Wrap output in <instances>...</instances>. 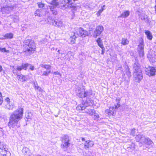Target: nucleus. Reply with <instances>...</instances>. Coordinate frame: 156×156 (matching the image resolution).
Instances as JSON below:
<instances>
[{
	"mask_svg": "<svg viewBox=\"0 0 156 156\" xmlns=\"http://www.w3.org/2000/svg\"><path fill=\"white\" fill-rule=\"evenodd\" d=\"M23 110V108H19L12 113L8 123V126L10 128L12 127L16 129L20 126L19 121L22 118Z\"/></svg>",
	"mask_w": 156,
	"mask_h": 156,
	"instance_id": "obj_1",
	"label": "nucleus"
},
{
	"mask_svg": "<svg viewBox=\"0 0 156 156\" xmlns=\"http://www.w3.org/2000/svg\"><path fill=\"white\" fill-rule=\"evenodd\" d=\"M76 94L80 98H87V100L83 102L82 105L84 107L85 109L86 107L90 106L92 104V100L90 98L92 95V91L91 90H86L84 88H78L76 90Z\"/></svg>",
	"mask_w": 156,
	"mask_h": 156,
	"instance_id": "obj_2",
	"label": "nucleus"
},
{
	"mask_svg": "<svg viewBox=\"0 0 156 156\" xmlns=\"http://www.w3.org/2000/svg\"><path fill=\"white\" fill-rule=\"evenodd\" d=\"M23 49L24 55L26 56L30 55L35 50L36 46L34 41L31 39L26 40L24 42Z\"/></svg>",
	"mask_w": 156,
	"mask_h": 156,
	"instance_id": "obj_3",
	"label": "nucleus"
},
{
	"mask_svg": "<svg viewBox=\"0 0 156 156\" xmlns=\"http://www.w3.org/2000/svg\"><path fill=\"white\" fill-rule=\"evenodd\" d=\"M138 62V59L136 58L133 66V75L135 78L138 79L140 81L142 79L143 76L141 67Z\"/></svg>",
	"mask_w": 156,
	"mask_h": 156,
	"instance_id": "obj_4",
	"label": "nucleus"
},
{
	"mask_svg": "<svg viewBox=\"0 0 156 156\" xmlns=\"http://www.w3.org/2000/svg\"><path fill=\"white\" fill-rule=\"evenodd\" d=\"M61 140L62 142L61 148L64 151H67L70 145V140L69 136L64 135L61 137Z\"/></svg>",
	"mask_w": 156,
	"mask_h": 156,
	"instance_id": "obj_5",
	"label": "nucleus"
},
{
	"mask_svg": "<svg viewBox=\"0 0 156 156\" xmlns=\"http://www.w3.org/2000/svg\"><path fill=\"white\" fill-rule=\"evenodd\" d=\"M139 44L138 45L137 52L140 57H143L144 55V45L143 39L142 38L139 39Z\"/></svg>",
	"mask_w": 156,
	"mask_h": 156,
	"instance_id": "obj_6",
	"label": "nucleus"
},
{
	"mask_svg": "<svg viewBox=\"0 0 156 156\" xmlns=\"http://www.w3.org/2000/svg\"><path fill=\"white\" fill-rule=\"evenodd\" d=\"M104 30V27L102 26H98L96 27V29L93 34V37L96 38L101 34Z\"/></svg>",
	"mask_w": 156,
	"mask_h": 156,
	"instance_id": "obj_7",
	"label": "nucleus"
},
{
	"mask_svg": "<svg viewBox=\"0 0 156 156\" xmlns=\"http://www.w3.org/2000/svg\"><path fill=\"white\" fill-rule=\"evenodd\" d=\"M50 22V24L58 27H61L63 26L62 22L61 20L56 19L55 20H50V21H48Z\"/></svg>",
	"mask_w": 156,
	"mask_h": 156,
	"instance_id": "obj_8",
	"label": "nucleus"
},
{
	"mask_svg": "<svg viewBox=\"0 0 156 156\" xmlns=\"http://www.w3.org/2000/svg\"><path fill=\"white\" fill-rule=\"evenodd\" d=\"M146 73L149 76H153L155 74L156 69L153 67H149L145 69Z\"/></svg>",
	"mask_w": 156,
	"mask_h": 156,
	"instance_id": "obj_9",
	"label": "nucleus"
},
{
	"mask_svg": "<svg viewBox=\"0 0 156 156\" xmlns=\"http://www.w3.org/2000/svg\"><path fill=\"white\" fill-rule=\"evenodd\" d=\"M126 73L124 74L123 78L125 80L127 81L129 80V79L131 76V73L129 71V69L128 66H126L125 70Z\"/></svg>",
	"mask_w": 156,
	"mask_h": 156,
	"instance_id": "obj_10",
	"label": "nucleus"
},
{
	"mask_svg": "<svg viewBox=\"0 0 156 156\" xmlns=\"http://www.w3.org/2000/svg\"><path fill=\"white\" fill-rule=\"evenodd\" d=\"M79 31L80 33L79 35L80 36L85 37L87 36H90L87 30H84L82 28L80 27L79 28Z\"/></svg>",
	"mask_w": 156,
	"mask_h": 156,
	"instance_id": "obj_11",
	"label": "nucleus"
},
{
	"mask_svg": "<svg viewBox=\"0 0 156 156\" xmlns=\"http://www.w3.org/2000/svg\"><path fill=\"white\" fill-rule=\"evenodd\" d=\"M145 137L143 135H137L135 137V139L137 142L141 141V143H143L144 141Z\"/></svg>",
	"mask_w": 156,
	"mask_h": 156,
	"instance_id": "obj_12",
	"label": "nucleus"
},
{
	"mask_svg": "<svg viewBox=\"0 0 156 156\" xmlns=\"http://www.w3.org/2000/svg\"><path fill=\"white\" fill-rule=\"evenodd\" d=\"M94 145V143L93 141L90 140H87L86 141L84 144L85 148H86L91 147Z\"/></svg>",
	"mask_w": 156,
	"mask_h": 156,
	"instance_id": "obj_13",
	"label": "nucleus"
},
{
	"mask_svg": "<svg viewBox=\"0 0 156 156\" xmlns=\"http://www.w3.org/2000/svg\"><path fill=\"white\" fill-rule=\"evenodd\" d=\"M120 106V105L119 104L117 103V105H115V106L110 108L109 112L112 114H113L114 113V111L115 110V109H117Z\"/></svg>",
	"mask_w": 156,
	"mask_h": 156,
	"instance_id": "obj_14",
	"label": "nucleus"
},
{
	"mask_svg": "<svg viewBox=\"0 0 156 156\" xmlns=\"http://www.w3.org/2000/svg\"><path fill=\"white\" fill-rule=\"evenodd\" d=\"M130 14V12L129 10L125 11L119 16L118 17H122L123 18H126L128 17Z\"/></svg>",
	"mask_w": 156,
	"mask_h": 156,
	"instance_id": "obj_15",
	"label": "nucleus"
},
{
	"mask_svg": "<svg viewBox=\"0 0 156 156\" xmlns=\"http://www.w3.org/2000/svg\"><path fill=\"white\" fill-rule=\"evenodd\" d=\"M0 152L1 154L3 156H6L7 154H10V152L8 151V149L6 147L4 148L2 150H1Z\"/></svg>",
	"mask_w": 156,
	"mask_h": 156,
	"instance_id": "obj_16",
	"label": "nucleus"
},
{
	"mask_svg": "<svg viewBox=\"0 0 156 156\" xmlns=\"http://www.w3.org/2000/svg\"><path fill=\"white\" fill-rule=\"evenodd\" d=\"M5 108L9 110H12L13 109L15 108V106L14 104L12 103H8L5 105Z\"/></svg>",
	"mask_w": 156,
	"mask_h": 156,
	"instance_id": "obj_17",
	"label": "nucleus"
},
{
	"mask_svg": "<svg viewBox=\"0 0 156 156\" xmlns=\"http://www.w3.org/2000/svg\"><path fill=\"white\" fill-rule=\"evenodd\" d=\"M17 79L22 82H24L27 81V76H23L22 75H17Z\"/></svg>",
	"mask_w": 156,
	"mask_h": 156,
	"instance_id": "obj_18",
	"label": "nucleus"
},
{
	"mask_svg": "<svg viewBox=\"0 0 156 156\" xmlns=\"http://www.w3.org/2000/svg\"><path fill=\"white\" fill-rule=\"evenodd\" d=\"M22 153L25 155H29L30 152L29 149L26 147H24L22 150Z\"/></svg>",
	"mask_w": 156,
	"mask_h": 156,
	"instance_id": "obj_19",
	"label": "nucleus"
},
{
	"mask_svg": "<svg viewBox=\"0 0 156 156\" xmlns=\"http://www.w3.org/2000/svg\"><path fill=\"white\" fill-rule=\"evenodd\" d=\"M136 14H138L141 20H142L145 19V14L143 13L142 11H137Z\"/></svg>",
	"mask_w": 156,
	"mask_h": 156,
	"instance_id": "obj_20",
	"label": "nucleus"
},
{
	"mask_svg": "<svg viewBox=\"0 0 156 156\" xmlns=\"http://www.w3.org/2000/svg\"><path fill=\"white\" fill-rule=\"evenodd\" d=\"M66 4L65 5H63V7H66V8H72L73 9H74L76 7V6L74 5V3H72V2L71 3Z\"/></svg>",
	"mask_w": 156,
	"mask_h": 156,
	"instance_id": "obj_21",
	"label": "nucleus"
},
{
	"mask_svg": "<svg viewBox=\"0 0 156 156\" xmlns=\"http://www.w3.org/2000/svg\"><path fill=\"white\" fill-rule=\"evenodd\" d=\"M40 66L42 68H44L46 69V70H51V66L50 65L41 64Z\"/></svg>",
	"mask_w": 156,
	"mask_h": 156,
	"instance_id": "obj_22",
	"label": "nucleus"
},
{
	"mask_svg": "<svg viewBox=\"0 0 156 156\" xmlns=\"http://www.w3.org/2000/svg\"><path fill=\"white\" fill-rule=\"evenodd\" d=\"M143 143L145 144L151 145V146H152V144H153L152 141L148 138H145Z\"/></svg>",
	"mask_w": 156,
	"mask_h": 156,
	"instance_id": "obj_23",
	"label": "nucleus"
},
{
	"mask_svg": "<svg viewBox=\"0 0 156 156\" xmlns=\"http://www.w3.org/2000/svg\"><path fill=\"white\" fill-rule=\"evenodd\" d=\"M145 34L147 35V38L149 40L152 39L153 36L151 32L149 30H146L145 32Z\"/></svg>",
	"mask_w": 156,
	"mask_h": 156,
	"instance_id": "obj_24",
	"label": "nucleus"
},
{
	"mask_svg": "<svg viewBox=\"0 0 156 156\" xmlns=\"http://www.w3.org/2000/svg\"><path fill=\"white\" fill-rule=\"evenodd\" d=\"M85 109V112L88 113L90 115H93L94 114H95V111L94 110H91L90 109Z\"/></svg>",
	"mask_w": 156,
	"mask_h": 156,
	"instance_id": "obj_25",
	"label": "nucleus"
},
{
	"mask_svg": "<svg viewBox=\"0 0 156 156\" xmlns=\"http://www.w3.org/2000/svg\"><path fill=\"white\" fill-rule=\"evenodd\" d=\"M129 41L126 38H122V39L121 44L123 45H126L128 44Z\"/></svg>",
	"mask_w": 156,
	"mask_h": 156,
	"instance_id": "obj_26",
	"label": "nucleus"
},
{
	"mask_svg": "<svg viewBox=\"0 0 156 156\" xmlns=\"http://www.w3.org/2000/svg\"><path fill=\"white\" fill-rule=\"evenodd\" d=\"M51 70L43 71L42 69L41 71V73L40 75L41 76L44 75L45 76H48L49 73H51Z\"/></svg>",
	"mask_w": 156,
	"mask_h": 156,
	"instance_id": "obj_27",
	"label": "nucleus"
},
{
	"mask_svg": "<svg viewBox=\"0 0 156 156\" xmlns=\"http://www.w3.org/2000/svg\"><path fill=\"white\" fill-rule=\"evenodd\" d=\"M13 37V34L12 33H7L4 35L3 39H11Z\"/></svg>",
	"mask_w": 156,
	"mask_h": 156,
	"instance_id": "obj_28",
	"label": "nucleus"
},
{
	"mask_svg": "<svg viewBox=\"0 0 156 156\" xmlns=\"http://www.w3.org/2000/svg\"><path fill=\"white\" fill-rule=\"evenodd\" d=\"M34 87L35 90H37L40 92H41L42 90L41 88L39 86L37 83V82H34Z\"/></svg>",
	"mask_w": 156,
	"mask_h": 156,
	"instance_id": "obj_29",
	"label": "nucleus"
},
{
	"mask_svg": "<svg viewBox=\"0 0 156 156\" xmlns=\"http://www.w3.org/2000/svg\"><path fill=\"white\" fill-rule=\"evenodd\" d=\"M10 9V8L8 7H3L2 9L1 10L3 13H9V10Z\"/></svg>",
	"mask_w": 156,
	"mask_h": 156,
	"instance_id": "obj_30",
	"label": "nucleus"
},
{
	"mask_svg": "<svg viewBox=\"0 0 156 156\" xmlns=\"http://www.w3.org/2000/svg\"><path fill=\"white\" fill-rule=\"evenodd\" d=\"M26 119H25V120L26 121H29L28 120H30L32 118V114L31 113H27L26 115ZM30 120H29V121Z\"/></svg>",
	"mask_w": 156,
	"mask_h": 156,
	"instance_id": "obj_31",
	"label": "nucleus"
},
{
	"mask_svg": "<svg viewBox=\"0 0 156 156\" xmlns=\"http://www.w3.org/2000/svg\"><path fill=\"white\" fill-rule=\"evenodd\" d=\"M96 42L98 43V45L101 48L104 47L102 40L100 38H98Z\"/></svg>",
	"mask_w": 156,
	"mask_h": 156,
	"instance_id": "obj_32",
	"label": "nucleus"
},
{
	"mask_svg": "<svg viewBox=\"0 0 156 156\" xmlns=\"http://www.w3.org/2000/svg\"><path fill=\"white\" fill-rule=\"evenodd\" d=\"M76 36L74 34L72 36H71L70 37L69 39V40L71 43L72 44H74L75 43V41L76 39Z\"/></svg>",
	"mask_w": 156,
	"mask_h": 156,
	"instance_id": "obj_33",
	"label": "nucleus"
},
{
	"mask_svg": "<svg viewBox=\"0 0 156 156\" xmlns=\"http://www.w3.org/2000/svg\"><path fill=\"white\" fill-rule=\"evenodd\" d=\"M42 10L41 9H37L36 10L34 13V14L35 16H41L42 14L41 11Z\"/></svg>",
	"mask_w": 156,
	"mask_h": 156,
	"instance_id": "obj_34",
	"label": "nucleus"
},
{
	"mask_svg": "<svg viewBox=\"0 0 156 156\" xmlns=\"http://www.w3.org/2000/svg\"><path fill=\"white\" fill-rule=\"evenodd\" d=\"M50 9L53 15H56L57 14V12L55 7L51 6Z\"/></svg>",
	"mask_w": 156,
	"mask_h": 156,
	"instance_id": "obj_35",
	"label": "nucleus"
},
{
	"mask_svg": "<svg viewBox=\"0 0 156 156\" xmlns=\"http://www.w3.org/2000/svg\"><path fill=\"white\" fill-rule=\"evenodd\" d=\"M30 65V64L29 63H22V64L21 66L23 69L26 70L27 69V67L29 66Z\"/></svg>",
	"mask_w": 156,
	"mask_h": 156,
	"instance_id": "obj_36",
	"label": "nucleus"
},
{
	"mask_svg": "<svg viewBox=\"0 0 156 156\" xmlns=\"http://www.w3.org/2000/svg\"><path fill=\"white\" fill-rule=\"evenodd\" d=\"M58 0H52L51 2V4L54 6H56L59 5V2H58Z\"/></svg>",
	"mask_w": 156,
	"mask_h": 156,
	"instance_id": "obj_37",
	"label": "nucleus"
},
{
	"mask_svg": "<svg viewBox=\"0 0 156 156\" xmlns=\"http://www.w3.org/2000/svg\"><path fill=\"white\" fill-rule=\"evenodd\" d=\"M84 107H83V106L82 105V104H80L79 105H78L76 108V109L77 110H83L85 109V108Z\"/></svg>",
	"mask_w": 156,
	"mask_h": 156,
	"instance_id": "obj_38",
	"label": "nucleus"
},
{
	"mask_svg": "<svg viewBox=\"0 0 156 156\" xmlns=\"http://www.w3.org/2000/svg\"><path fill=\"white\" fill-rule=\"evenodd\" d=\"M38 7L40 8H42L44 6V4L41 2H39L37 3Z\"/></svg>",
	"mask_w": 156,
	"mask_h": 156,
	"instance_id": "obj_39",
	"label": "nucleus"
},
{
	"mask_svg": "<svg viewBox=\"0 0 156 156\" xmlns=\"http://www.w3.org/2000/svg\"><path fill=\"white\" fill-rule=\"evenodd\" d=\"M6 147L5 145H4L3 143L0 142V150L1 149L2 150L4 148Z\"/></svg>",
	"mask_w": 156,
	"mask_h": 156,
	"instance_id": "obj_40",
	"label": "nucleus"
},
{
	"mask_svg": "<svg viewBox=\"0 0 156 156\" xmlns=\"http://www.w3.org/2000/svg\"><path fill=\"white\" fill-rule=\"evenodd\" d=\"M0 51L2 52H9V51L8 50H6L5 48H0Z\"/></svg>",
	"mask_w": 156,
	"mask_h": 156,
	"instance_id": "obj_41",
	"label": "nucleus"
},
{
	"mask_svg": "<svg viewBox=\"0 0 156 156\" xmlns=\"http://www.w3.org/2000/svg\"><path fill=\"white\" fill-rule=\"evenodd\" d=\"M135 130H136L134 128V129H133L132 130H131V132L130 133V134L133 136H134L135 135V132H136Z\"/></svg>",
	"mask_w": 156,
	"mask_h": 156,
	"instance_id": "obj_42",
	"label": "nucleus"
},
{
	"mask_svg": "<svg viewBox=\"0 0 156 156\" xmlns=\"http://www.w3.org/2000/svg\"><path fill=\"white\" fill-rule=\"evenodd\" d=\"M3 98L2 94L0 92V105H1L3 103Z\"/></svg>",
	"mask_w": 156,
	"mask_h": 156,
	"instance_id": "obj_43",
	"label": "nucleus"
},
{
	"mask_svg": "<svg viewBox=\"0 0 156 156\" xmlns=\"http://www.w3.org/2000/svg\"><path fill=\"white\" fill-rule=\"evenodd\" d=\"M16 69H17V70L20 71L21 70L23 69L22 67L21 66H16Z\"/></svg>",
	"mask_w": 156,
	"mask_h": 156,
	"instance_id": "obj_44",
	"label": "nucleus"
},
{
	"mask_svg": "<svg viewBox=\"0 0 156 156\" xmlns=\"http://www.w3.org/2000/svg\"><path fill=\"white\" fill-rule=\"evenodd\" d=\"M13 73L15 75H18L17 69H14L13 70Z\"/></svg>",
	"mask_w": 156,
	"mask_h": 156,
	"instance_id": "obj_45",
	"label": "nucleus"
},
{
	"mask_svg": "<svg viewBox=\"0 0 156 156\" xmlns=\"http://www.w3.org/2000/svg\"><path fill=\"white\" fill-rule=\"evenodd\" d=\"M102 49V51L101 54L102 55H103L105 53V48L104 47L101 48Z\"/></svg>",
	"mask_w": 156,
	"mask_h": 156,
	"instance_id": "obj_46",
	"label": "nucleus"
},
{
	"mask_svg": "<svg viewBox=\"0 0 156 156\" xmlns=\"http://www.w3.org/2000/svg\"><path fill=\"white\" fill-rule=\"evenodd\" d=\"M94 114V119H97L99 118V115H98V114L96 115L95 113V114Z\"/></svg>",
	"mask_w": 156,
	"mask_h": 156,
	"instance_id": "obj_47",
	"label": "nucleus"
},
{
	"mask_svg": "<svg viewBox=\"0 0 156 156\" xmlns=\"http://www.w3.org/2000/svg\"><path fill=\"white\" fill-rule=\"evenodd\" d=\"M52 73L53 74H57V75H61V74L59 72H58V71L52 72Z\"/></svg>",
	"mask_w": 156,
	"mask_h": 156,
	"instance_id": "obj_48",
	"label": "nucleus"
},
{
	"mask_svg": "<svg viewBox=\"0 0 156 156\" xmlns=\"http://www.w3.org/2000/svg\"><path fill=\"white\" fill-rule=\"evenodd\" d=\"M5 101L7 102V103H10V99L9 98H6L5 99Z\"/></svg>",
	"mask_w": 156,
	"mask_h": 156,
	"instance_id": "obj_49",
	"label": "nucleus"
},
{
	"mask_svg": "<svg viewBox=\"0 0 156 156\" xmlns=\"http://www.w3.org/2000/svg\"><path fill=\"white\" fill-rule=\"evenodd\" d=\"M29 66L30 69L31 70H34V66H33L30 64V65Z\"/></svg>",
	"mask_w": 156,
	"mask_h": 156,
	"instance_id": "obj_50",
	"label": "nucleus"
},
{
	"mask_svg": "<svg viewBox=\"0 0 156 156\" xmlns=\"http://www.w3.org/2000/svg\"><path fill=\"white\" fill-rule=\"evenodd\" d=\"M120 99L119 98H116V99L115 101H116V102L117 103H118V104L119 103V101H120Z\"/></svg>",
	"mask_w": 156,
	"mask_h": 156,
	"instance_id": "obj_51",
	"label": "nucleus"
},
{
	"mask_svg": "<svg viewBox=\"0 0 156 156\" xmlns=\"http://www.w3.org/2000/svg\"><path fill=\"white\" fill-rule=\"evenodd\" d=\"M105 9H100L99 10L98 12V13H99V14H100L103 11V10Z\"/></svg>",
	"mask_w": 156,
	"mask_h": 156,
	"instance_id": "obj_52",
	"label": "nucleus"
},
{
	"mask_svg": "<svg viewBox=\"0 0 156 156\" xmlns=\"http://www.w3.org/2000/svg\"><path fill=\"white\" fill-rule=\"evenodd\" d=\"M0 132H1L2 133H3L4 132V131L3 129L2 128L0 127Z\"/></svg>",
	"mask_w": 156,
	"mask_h": 156,
	"instance_id": "obj_53",
	"label": "nucleus"
},
{
	"mask_svg": "<svg viewBox=\"0 0 156 156\" xmlns=\"http://www.w3.org/2000/svg\"><path fill=\"white\" fill-rule=\"evenodd\" d=\"M2 66H0V72L2 71Z\"/></svg>",
	"mask_w": 156,
	"mask_h": 156,
	"instance_id": "obj_54",
	"label": "nucleus"
},
{
	"mask_svg": "<svg viewBox=\"0 0 156 156\" xmlns=\"http://www.w3.org/2000/svg\"><path fill=\"white\" fill-rule=\"evenodd\" d=\"M105 5H103L101 9H105Z\"/></svg>",
	"mask_w": 156,
	"mask_h": 156,
	"instance_id": "obj_55",
	"label": "nucleus"
},
{
	"mask_svg": "<svg viewBox=\"0 0 156 156\" xmlns=\"http://www.w3.org/2000/svg\"><path fill=\"white\" fill-rule=\"evenodd\" d=\"M81 140L82 141H84L85 140V138H83V137L82 138Z\"/></svg>",
	"mask_w": 156,
	"mask_h": 156,
	"instance_id": "obj_56",
	"label": "nucleus"
},
{
	"mask_svg": "<svg viewBox=\"0 0 156 156\" xmlns=\"http://www.w3.org/2000/svg\"><path fill=\"white\" fill-rule=\"evenodd\" d=\"M4 38V35L1 38V39H2V40H3V39H3Z\"/></svg>",
	"mask_w": 156,
	"mask_h": 156,
	"instance_id": "obj_57",
	"label": "nucleus"
},
{
	"mask_svg": "<svg viewBox=\"0 0 156 156\" xmlns=\"http://www.w3.org/2000/svg\"><path fill=\"white\" fill-rule=\"evenodd\" d=\"M59 53V54H60V52H59L60 51V50H58L57 51Z\"/></svg>",
	"mask_w": 156,
	"mask_h": 156,
	"instance_id": "obj_58",
	"label": "nucleus"
},
{
	"mask_svg": "<svg viewBox=\"0 0 156 156\" xmlns=\"http://www.w3.org/2000/svg\"><path fill=\"white\" fill-rule=\"evenodd\" d=\"M1 22L0 21V24H1Z\"/></svg>",
	"mask_w": 156,
	"mask_h": 156,
	"instance_id": "obj_59",
	"label": "nucleus"
},
{
	"mask_svg": "<svg viewBox=\"0 0 156 156\" xmlns=\"http://www.w3.org/2000/svg\"><path fill=\"white\" fill-rule=\"evenodd\" d=\"M56 50H57V48H56Z\"/></svg>",
	"mask_w": 156,
	"mask_h": 156,
	"instance_id": "obj_60",
	"label": "nucleus"
}]
</instances>
